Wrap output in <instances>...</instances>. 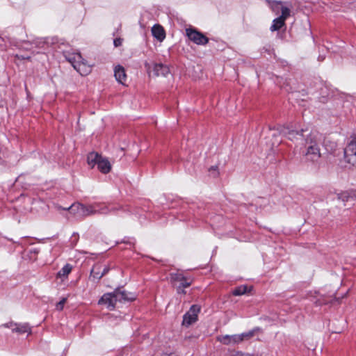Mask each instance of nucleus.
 I'll return each instance as SVG.
<instances>
[{
  "label": "nucleus",
  "instance_id": "nucleus-27",
  "mask_svg": "<svg viewBox=\"0 0 356 356\" xmlns=\"http://www.w3.org/2000/svg\"><path fill=\"white\" fill-rule=\"evenodd\" d=\"M231 356H253L252 355L248 354V353H243L242 352H236L232 353Z\"/></svg>",
  "mask_w": 356,
  "mask_h": 356
},
{
  "label": "nucleus",
  "instance_id": "nucleus-18",
  "mask_svg": "<svg viewBox=\"0 0 356 356\" xmlns=\"http://www.w3.org/2000/svg\"><path fill=\"white\" fill-rule=\"evenodd\" d=\"M102 155L99 154L97 152H90L88 155L87 161L89 165L91 168H94L95 165H97L98 161H100Z\"/></svg>",
  "mask_w": 356,
  "mask_h": 356
},
{
  "label": "nucleus",
  "instance_id": "nucleus-14",
  "mask_svg": "<svg viewBox=\"0 0 356 356\" xmlns=\"http://www.w3.org/2000/svg\"><path fill=\"white\" fill-rule=\"evenodd\" d=\"M114 76L118 83L122 85L125 83L127 80V75L123 67L121 65H117L114 69Z\"/></svg>",
  "mask_w": 356,
  "mask_h": 356
},
{
  "label": "nucleus",
  "instance_id": "nucleus-12",
  "mask_svg": "<svg viewBox=\"0 0 356 356\" xmlns=\"http://www.w3.org/2000/svg\"><path fill=\"white\" fill-rule=\"evenodd\" d=\"M3 326L7 327H10L13 332H16L21 333V334L26 333V332H28V333L31 332V327H29V325L27 323L13 324L12 323H10L9 325L5 324V325H3Z\"/></svg>",
  "mask_w": 356,
  "mask_h": 356
},
{
  "label": "nucleus",
  "instance_id": "nucleus-1",
  "mask_svg": "<svg viewBox=\"0 0 356 356\" xmlns=\"http://www.w3.org/2000/svg\"><path fill=\"white\" fill-rule=\"evenodd\" d=\"M305 146L306 152L305 156L306 161L316 165L321 156L319 142L316 140L315 136L310 135L306 139Z\"/></svg>",
  "mask_w": 356,
  "mask_h": 356
},
{
  "label": "nucleus",
  "instance_id": "nucleus-2",
  "mask_svg": "<svg viewBox=\"0 0 356 356\" xmlns=\"http://www.w3.org/2000/svg\"><path fill=\"white\" fill-rule=\"evenodd\" d=\"M259 327H255L252 330L243 332L239 334L222 335L218 337V341L225 345H235L243 341L249 340L254 336L256 332L259 331Z\"/></svg>",
  "mask_w": 356,
  "mask_h": 356
},
{
  "label": "nucleus",
  "instance_id": "nucleus-8",
  "mask_svg": "<svg viewBox=\"0 0 356 356\" xmlns=\"http://www.w3.org/2000/svg\"><path fill=\"white\" fill-rule=\"evenodd\" d=\"M118 301V298L115 296V291L112 293H107L102 296L99 300L98 304L105 305L106 307L109 310L114 309L115 304Z\"/></svg>",
  "mask_w": 356,
  "mask_h": 356
},
{
  "label": "nucleus",
  "instance_id": "nucleus-29",
  "mask_svg": "<svg viewBox=\"0 0 356 356\" xmlns=\"http://www.w3.org/2000/svg\"><path fill=\"white\" fill-rule=\"evenodd\" d=\"M109 270V268L107 267V266H104L103 267V269L102 268V277L106 275Z\"/></svg>",
  "mask_w": 356,
  "mask_h": 356
},
{
  "label": "nucleus",
  "instance_id": "nucleus-20",
  "mask_svg": "<svg viewBox=\"0 0 356 356\" xmlns=\"http://www.w3.org/2000/svg\"><path fill=\"white\" fill-rule=\"evenodd\" d=\"M285 20L280 17H277L273 21V24L270 26V31H275L280 30L284 25Z\"/></svg>",
  "mask_w": 356,
  "mask_h": 356
},
{
  "label": "nucleus",
  "instance_id": "nucleus-26",
  "mask_svg": "<svg viewBox=\"0 0 356 356\" xmlns=\"http://www.w3.org/2000/svg\"><path fill=\"white\" fill-rule=\"evenodd\" d=\"M58 39L56 38H47L44 42L47 44H54L57 42Z\"/></svg>",
  "mask_w": 356,
  "mask_h": 356
},
{
  "label": "nucleus",
  "instance_id": "nucleus-6",
  "mask_svg": "<svg viewBox=\"0 0 356 356\" xmlns=\"http://www.w3.org/2000/svg\"><path fill=\"white\" fill-rule=\"evenodd\" d=\"M109 212L108 208L104 204L95 203L93 204L85 205L84 216H89L96 213L107 214Z\"/></svg>",
  "mask_w": 356,
  "mask_h": 356
},
{
  "label": "nucleus",
  "instance_id": "nucleus-5",
  "mask_svg": "<svg viewBox=\"0 0 356 356\" xmlns=\"http://www.w3.org/2000/svg\"><path fill=\"white\" fill-rule=\"evenodd\" d=\"M186 33L188 38L197 45H205L209 42L208 38L196 29H186Z\"/></svg>",
  "mask_w": 356,
  "mask_h": 356
},
{
  "label": "nucleus",
  "instance_id": "nucleus-28",
  "mask_svg": "<svg viewBox=\"0 0 356 356\" xmlns=\"http://www.w3.org/2000/svg\"><path fill=\"white\" fill-rule=\"evenodd\" d=\"M122 43V40L121 38H115L113 41L114 46L118 47H120Z\"/></svg>",
  "mask_w": 356,
  "mask_h": 356
},
{
  "label": "nucleus",
  "instance_id": "nucleus-21",
  "mask_svg": "<svg viewBox=\"0 0 356 356\" xmlns=\"http://www.w3.org/2000/svg\"><path fill=\"white\" fill-rule=\"evenodd\" d=\"M246 292H247V286L243 285V286H240L236 288L233 291L232 293L234 296H241V295L245 294Z\"/></svg>",
  "mask_w": 356,
  "mask_h": 356
},
{
  "label": "nucleus",
  "instance_id": "nucleus-11",
  "mask_svg": "<svg viewBox=\"0 0 356 356\" xmlns=\"http://www.w3.org/2000/svg\"><path fill=\"white\" fill-rule=\"evenodd\" d=\"M152 72L154 76H166L170 74V69L168 66L162 63H154L153 65Z\"/></svg>",
  "mask_w": 356,
  "mask_h": 356
},
{
  "label": "nucleus",
  "instance_id": "nucleus-13",
  "mask_svg": "<svg viewBox=\"0 0 356 356\" xmlns=\"http://www.w3.org/2000/svg\"><path fill=\"white\" fill-rule=\"evenodd\" d=\"M70 213L79 218H84L85 205L81 203H74L68 209Z\"/></svg>",
  "mask_w": 356,
  "mask_h": 356
},
{
  "label": "nucleus",
  "instance_id": "nucleus-25",
  "mask_svg": "<svg viewBox=\"0 0 356 356\" xmlns=\"http://www.w3.org/2000/svg\"><path fill=\"white\" fill-rule=\"evenodd\" d=\"M67 301V298H62L56 305V309L61 311L63 309L64 305Z\"/></svg>",
  "mask_w": 356,
  "mask_h": 356
},
{
  "label": "nucleus",
  "instance_id": "nucleus-31",
  "mask_svg": "<svg viewBox=\"0 0 356 356\" xmlns=\"http://www.w3.org/2000/svg\"><path fill=\"white\" fill-rule=\"evenodd\" d=\"M184 288H182V287H181V286H178V287H177V292H178L179 293H185V291H184Z\"/></svg>",
  "mask_w": 356,
  "mask_h": 356
},
{
  "label": "nucleus",
  "instance_id": "nucleus-4",
  "mask_svg": "<svg viewBox=\"0 0 356 356\" xmlns=\"http://www.w3.org/2000/svg\"><path fill=\"white\" fill-rule=\"evenodd\" d=\"M346 161L353 166H356V138H353L344 149Z\"/></svg>",
  "mask_w": 356,
  "mask_h": 356
},
{
  "label": "nucleus",
  "instance_id": "nucleus-10",
  "mask_svg": "<svg viewBox=\"0 0 356 356\" xmlns=\"http://www.w3.org/2000/svg\"><path fill=\"white\" fill-rule=\"evenodd\" d=\"M303 130L301 131L290 129L289 128H284L282 133L288 138L289 140L292 141L302 140L303 139Z\"/></svg>",
  "mask_w": 356,
  "mask_h": 356
},
{
  "label": "nucleus",
  "instance_id": "nucleus-3",
  "mask_svg": "<svg viewBox=\"0 0 356 356\" xmlns=\"http://www.w3.org/2000/svg\"><path fill=\"white\" fill-rule=\"evenodd\" d=\"M64 56L73 67L81 75H86L90 71V67L83 62V59L79 53H64Z\"/></svg>",
  "mask_w": 356,
  "mask_h": 356
},
{
  "label": "nucleus",
  "instance_id": "nucleus-23",
  "mask_svg": "<svg viewBox=\"0 0 356 356\" xmlns=\"http://www.w3.org/2000/svg\"><path fill=\"white\" fill-rule=\"evenodd\" d=\"M171 280L174 282H182L184 280V276L181 273H172L171 274Z\"/></svg>",
  "mask_w": 356,
  "mask_h": 356
},
{
  "label": "nucleus",
  "instance_id": "nucleus-7",
  "mask_svg": "<svg viewBox=\"0 0 356 356\" xmlns=\"http://www.w3.org/2000/svg\"><path fill=\"white\" fill-rule=\"evenodd\" d=\"M200 312V307L198 305H192L183 317L182 324L186 326H189L197 320V315Z\"/></svg>",
  "mask_w": 356,
  "mask_h": 356
},
{
  "label": "nucleus",
  "instance_id": "nucleus-22",
  "mask_svg": "<svg viewBox=\"0 0 356 356\" xmlns=\"http://www.w3.org/2000/svg\"><path fill=\"white\" fill-rule=\"evenodd\" d=\"M281 12L282 15L279 17L284 20H286V19L290 15V10L287 7L282 6L281 8Z\"/></svg>",
  "mask_w": 356,
  "mask_h": 356
},
{
  "label": "nucleus",
  "instance_id": "nucleus-16",
  "mask_svg": "<svg viewBox=\"0 0 356 356\" xmlns=\"http://www.w3.org/2000/svg\"><path fill=\"white\" fill-rule=\"evenodd\" d=\"M152 35L159 41H163L165 38L163 28L159 24H154L152 28Z\"/></svg>",
  "mask_w": 356,
  "mask_h": 356
},
{
  "label": "nucleus",
  "instance_id": "nucleus-9",
  "mask_svg": "<svg viewBox=\"0 0 356 356\" xmlns=\"http://www.w3.org/2000/svg\"><path fill=\"white\" fill-rule=\"evenodd\" d=\"M115 291V296L118 298V301L120 302L133 301L136 299L135 293L127 292L122 289H116Z\"/></svg>",
  "mask_w": 356,
  "mask_h": 356
},
{
  "label": "nucleus",
  "instance_id": "nucleus-15",
  "mask_svg": "<svg viewBox=\"0 0 356 356\" xmlns=\"http://www.w3.org/2000/svg\"><path fill=\"white\" fill-rule=\"evenodd\" d=\"M100 161H98L97 168L98 170L103 174L108 173L111 170V164L110 161L106 157H103L102 156L99 159Z\"/></svg>",
  "mask_w": 356,
  "mask_h": 356
},
{
  "label": "nucleus",
  "instance_id": "nucleus-17",
  "mask_svg": "<svg viewBox=\"0 0 356 356\" xmlns=\"http://www.w3.org/2000/svg\"><path fill=\"white\" fill-rule=\"evenodd\" d=\"M72 270V265L67 264L57 273L56 277L60 279L61 281H64L67 278Z\"/></svg>",
  "mask_w": 356,
  "mask_h": 356
},
{
  "label": "nucleus",
  "instance_id": "nucleus-30",
  "mask_svg": "<svg viewBox=\"0 0 356 356\" xmlns=\"http://www.w3.org/2000/svg\"><path fill=\"white\" fill-rule=\"evenodd\" d=\"M145 68L147 71V72L149 73V74H151L152 71H151V65L148 63H145Z\"/></svg>",
  "mask_w": 356,
  "mask_h": 356
},
{
  "label": "nucleus",
  "instance_id": "nucleus-24",
  "mask_svg": "<svg viewBox=\"0 0 356 356\" xmlns=\"http://www.w3.org/2000/svg\"><path fill=\"white\" fill-rule=\"evenodd\" d=\"M191 284V281L184 277V280L182 282H180V285L182 288H187Z\"/></svg>",
  "mask_w": 356,
  "mask_h": 356
},
{
  "label": "nucleus",
  "instance_id": "nucleus-19",
  "mask_svg": "<svg viewBox=\"0 0 356 356\" xmlns=\"http://www.w3.org/2000/svg\"><path fill=\"white\" fill-rule=\"evenodd\" d=\"M90 277H92L94 280H99L102 277L101 265H95L92 268L90 272Z\"/></svg>",
  "mask_w": 356,
  "mask_h": 356
}]
</instances>
